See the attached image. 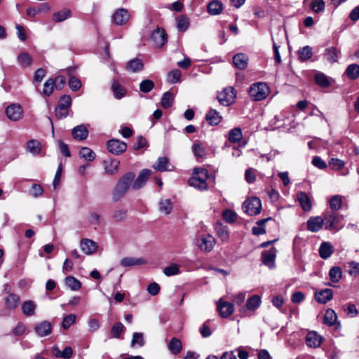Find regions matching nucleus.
Segmentation results:
<instances>
[{
  "mask_svg": "<svg viewBox=\"0 0 359 359\" xmlns=\"http://www.w3.org/2000/svg\"><path fill=\"white\" fill-rule=\"evenodd\" d=\"M151 173V170L149 169L142 170L139 173L137 179L133 182V183L132 185V188L133 189H136V190L142 188L144 185L147 180H148Z\"/></svg>",
  "mask_w": 359,
  "mask_h": 359,
  "instance_id": "dca6fc26",
  "label": "nucleus"
},
{
  "mask_svg": "<svg viewBox=\"0 0 359 359\" xmlns=\"http://www.w3.org/2000/svg\"><path fill=\"white\" fill-rule=\"evenodd\" d=\"M53 353L57 358L70 359L72 356L73 351L70 346H66L63 351H60L58 346H55L53 348Z\"/></svg>",
  "mask_w": 359,
  "mask_h": 359,
  "instance_id": "a878e982",
  "label": "nucleus"
},
{
  "mask_svg": "<svg viewBox=\"0 0 359 359\" xmlns=\"http://www.w3.org/2000/svg\"><path fill=\"white\" fill-rule=\"evenodd\" d=\"M135 175L133 172H128L121 176L114 188L112 198L114 201L121 200L133 185Z\"/></svg>",
  "mask_w": 359,
  "mask_h": 359,
  "instance_id": "f257e3e1",
  "label": "nucleus"
},
{
  "mask_svg": "<svg viewBox=\"0 0 359 359\" xmlns=\"http://www.w3.org/2000/svg\"><path fill=\"white\" fill-rule=\"evenodd\" d=\"M36 304L32 300L25 301L22 304V311L25 316H32L35 314Z\"/></svg>",
  "mask_w": 359,
  "mask_h": 359,
  "instance_id": "c85d7f7f",
  "label": "nucleus"
},
{
  "mask_svg": "<svg viewBox=\"0 0 359 359\" xmlns=\"http://www.w3.org/2000/svg\"><path fill=\"white\" fill-rule=\"evenodd\" d=\"M333 297V292L331 289H324L315 293V299L320 304H326Z\"/></svg>",
  "mask_w": 359,
  "mask_h": 359,
  "instance_id": "aec40b11",
  "label": "nucleus"
},
{
  "mask_svg": "<svg viewBox=\"0 0 359 359\" xmlns=\"http://www.w3.org/2000/svg\"><path fill=\"white\" fill-rule=\"evenodd\" d=\"M222 4L220 1L214 0L208 4L207 9L212 15H219L222 11Z\"/></svg>",
  "mask_w": 359,
  "mask_h": 359,
  "instance_id": "f704fd0d",
  "label": "nucleus"
},
{
  "mask_svg": "<svg viewBox=\"0 0 359 359\" xmlns=\"http://www.w3.org/2000/svg\"><path fill=\"white\" fill-rule=\"evenodd\" d=\"M306 343L311 348H317L322 343V337L316 332H309L306 336Z\"/></svg>",
  "mask_w": 359,
  "mask_h": 359,
  "instance_id": "6ab92c4d",
  "label": "nucleus"
},
{
  "mask_svg": "<svg viewBox=\"0 0 359 359\" xmlns=\"http://www.w3.org/2000/svg\"><path fill=\"white\" fill-rule=\"evenodd\" d=\"M150 39L155 47L161 48L167 42L168 36L163 29L157 27L152 32Z\"/></svg>",
  "mask_w": 359,
  "mask_h": 359,
  "instance_id": "1a4fd4ad",
  "label": "nucleus"
},
{
  "mask_svg": "<svg viewBox=\"0 0 359 359\" xmlns=\"http://www.w3.org/2000/svg\"><path fill=\"white\" fill-rule=\"evenodd\" d=\"M192 151L194 156L198 158H203L206 156L205 147L200 141H196L192 146Z\"/></svg>",
  "mask_w": 359,
  "mask_h": 359,
  "instance_id": "bb28decb",
  "label": "nucleus"
},
{
  "mask_svg": "<svg viewBox=\"0 0 359 359\" xmlns=\"http://www.w3.org/2000/svg\"><path fill=\"white\" fill-rule=\"evenodd\" d=\"M124 330L125 327L121 323H116L111 327V334L112 337L119 339L121 338V334L124 332Z\"/></svg>",
  "mask_w": 359,
  "mask_h": 359,
  "instance_id": "5fc2aeb1",
  "label": "nucleus"
},
{
  "mask_svg": "<svg viewBox=\"0 0 359 359\" xmlns=\"http://www.w3.org/2000/svg\"><path fill=\"white\" fill-rule=\"evenodd\" d=\"M182 73L179 69H173L168 73L167 81L174 84L180 82Z\"/></svg>",
  "mask_w": 359,
  "mask_h": 359,
  "instance_id": "8fccbe9b",
  "label": "nucleus"
},
{
  "mask_svg": "<svg viewBox=\"0 0 359 359\" xmlns=\"http://www.w3.org/2000/svg\"><path fill=\"white\" fill-rule=\"evenodd\" d=\"M297 200L304 211L311 210L312 205L311 202L307 196V194L303 191H300L297 194Z\"/></svg>",
  "mask_w": 359,
  "mask_h": 359,
  "instance_id": "cd10ccee",
  "label": "nucleus"
},
{
  "mask_svg": "<svg viewBox=\"0 0 359 359\" xmlns=\"http://www.w3.org/2000/svg\"><path fill=\"white\" fill-rule=\"evenodd\" d=\"M271 217H268L262 219H259L256 222L257 226H254L252 229V233L256 236L264 234L266 230L264 228L265 224L271 220Z\"/></svg>",
  "mask_w": 359,
  "mask_h": 359,
  "instance_id": "72a5a7b5",
  "label": "nucleus"
},
{
  "mask_svg": "<svg viewBox=\"0 0 359 359\" xmlns=\"http://www.w3.org/2000/svg\"><path fill=\"white\" fill-rule=\"evenodd\" d=\"M55 86V81L53 79H48L43 84V91L41 93L43 97H49L53 92Z\"/></svg>",
  "mask_w": 359,
  "mask_h": 359,
  "instance_id": "a18cd8bd",
  "label": "nucleus"
},
{
  "mask_svg": "<svg viewBox=\"0 0 359 359\" xmlns=\"http://www.w3.org/2000/svg\"><path fill=\"white\" fill-rule=\"evenodd\" d=\"M261 304V298L258 295H252L247 300L246 308L250 311L256 310Z\"/></svg>",
  "mask_w": 359,
  "mask_h": 359,
  "instance_id": "49530a36",
  "label": "nucleus"
},
{
  "mask_svg": "<svg viewBox=\"0 0 359 359\" xmlns=\"http://www.w3.org/2000/svg\"><path fill=\"white\" fill-rule=\"evenodd\" d=\"M174 95L171 92L167 91L164 93L161 101V107L165 109L169 108L172 105Z\"/></svg>",
  "mask_w": 359,
  "mask_h": 359,
  "instance_id": "603ef678",
  "label": "nucleus"
},
{
  "mask_svg": "<svg viewBox=\"0 0 359 359\" xmlns=\"http://www.w3.org/2000/svg\"><path fill=\"white\" fill-rule=\"evenodd\" d=\"M79 156L86 161H93L95 157V153L88 147H82L79 152Z\"/></svg>",
  "mask_w": 359,
  "mask_h": 359,
  "instance_id": "a19ab883",
  "label": "nucleus"
},
{
  "mask_svg": "<svg viewBox=\"0 0 359 359\" xmlns=\"http://www.w3.org/2000/svg\"><path fill=\"white\" fill-rule=\"evenodd\" d=\"M345 165L344 161L339 158H331L329 161V166L332 170H340Z\"/></svg>",
  "mask_w": 359,
  "mask_h": 359,
  "instance_id": "69168bd1",
  "label": "nucleus"
},
{
  "mask_svg": "<svg viewBox=\"0 0 359 359\" xmlns=\"http://www.w3.org/2000/svg\"><path fill=\"white\" fill-rule=\"evenodd\" d=\"M342 276V271L339 266H333L330 269L329 277L332 283H338Z\"/></svg>",
  "mask_w": 359,
  "mask_h": 359,
  "instance_id": "09e8293b",
  "label": "nucleus"
},
{
  "mask_svg": "<svg viewBox=\"0 0 359 359\" xmlns=\"http://www.w3.org/2000/svg\"><path fill=\"white\" fill-rule=\"evenodd\" d=\"M244 212L250 216L257 215L262 210V203L259 198L252 197L246 200L243 204Z\"/></svg>",
  "mask_w": 359,
  "mask_h": 359,
  "instance_id": "39448f33",
  "label": "nucleus"
},
{
  "mask_svg": "<svg viewBox=\"0 0 359 359\" xmlns=\"http://www.w3.org/2000/svg\"><path fill=\"white\" fill-rule=\"evenodd\" d=\"M113 22L116 25H124L130 19V13L126 8H118L113 14Z\"/></svg>",
  "mask_w": 359,
  "mask_h": 359,
  "instance_id": "9b49d317",
  "label": "nucleus"
},
{
  "mask_svg": "<svg viewBox=\"0 0 359 359\" xmlns=\"http://www.w3.org/2000/svg\"><path fill=\"white\" fill-rule=\"evenodd\" d=\"M97 248V243L91 239L83 238L80 241V248L81 251L87 255L95 253Z\"/></svg>",
  "mask_w": 359,
  "mask_h": 359,
  "instance_id": "4468645a",
  "label": "nucleus"
},
{
  "mask_svg": "<svg viewBox=\"0 0 359 359\" xmlns=\"http://www.w3.org/2000/svg\"><path fill=\"white\" fill-rule=\"evenodd\" d=\"M143 69V63L141 60L135 58L130 60L126 65V69L129 72H137Z\"/></svg>",
  "mask_w": 359,
  "mask_h": 359,
  "instance_id": "e433bc0d",
  "label": "nucleus"
},
{
  "mask_svg": "<svg viewBox=\"0 0 359 359\" xmlns=\"http://www.w3.org/2000/svg\"><path fill=\"white\" fill-rule=\"evenodd\" d=\"M6 113L10 120L18 121L22 118L23 109L19 104H11L7 107Z\"/></svg>",
  "mask_w": 359,
  "mask_h": 359,
  "instance_id": "9d476101",
  "label": "nucleus"
},
{
  "mask_svg": "<svg viewBox=\"0 0 359 359\" xmlns=\"http://www.w3.org/2000/svg\"><path fill=\"white\" fill-rule=\"evenodd\" d=\"M298 54L300 61H307L313 56L312 48L309 46H304L298 50Z\"/></svg>",
  "mask_w": 359,
  "mask_h": 359,
  "instance_id": "4c0bfd02",
  "label": "nucleus"
},
{
  "mask_svg": "<svg viewBox=\"0 0 359 359\" xmlns=\"http://www.w3.org/2000/svg\"><path fill=\"white\" fill-rule=\"evenodd\" d=\"M208 172L206 169L196 168L193 170V176L189 179L188 182L191 187L203 191L208 189Z\"/></svg>",
  "mask_w": 359,
  "mask_h": 359,
  "instance_id": "7ed1b4c3",
  "label": "nucleus"
},
{
  "mask_svg": "<svg viewBox=\"0 0 359 359\" xmlns=\"http://www.w3.org/2000/svg\"><path fill=\"white\" fill-rule=\"evenodd\" d=\"M36 334L39 337L49 335L52 332L51 324L46 320L37 323L34 328Z\"/></svg>",
  "mask_w": 359,
  "mask_h": 359,
  "instance_id": "2eb2a0df",
  "label": "nucleus"
},
{
  "mask_svg": "<svg viewBox=\"0 0 359 359\" xmlns=\"http://www.w3.org/2000/svg\"><path fill=\"white\" fill-rule=\"evenodd\" d=\"M107 150L114 155H120L126 151L127 144L126 142L118 139H111L107 142Z\"/></svg>",
  "mask_w": 359,
  "mask_h": 359,
  "instance_id": "6e6552de",
  "label": "nucleus"
},
{
  "mask_svg": "<svg viewBox=\"0 0 359 359\" xmlns=\"http://www.w3.org/2000/svg\"><path fill=\"white\" fill-rule=\"evenodd\" d=\"M348 273L351 276H357L359 275V263L355 262H347L345 265Z\"/></svg>",
  "mask_w": 359,
  "mask_h": 359,
  "instance_id": "4d7b16f0",
  "label": "nucleus"
},
{
  "mask_svg": "<svg viewBox=\"0 0 359 359\" xmlns=\"http://www.w3.org/2000/svg\"><path fill=\"white\" fill-rule=\"evenodd\" d=\"M332 247L328 242H323L319 248V255L321 258L326 259L332 255Z\"/></svg>",
  "mask_w": 359,
  "mask_h": 359,
  "instance_id": "473e14b6",
  "label": "nucleus"
},
{
  "mask_svg": "<svg viewBox=\"0 0 359 359\" xmlns=\"http://www.w3.org/2000/svg\"><path fill=\"white\" fill-rule=\"evenodd\" d=\"M217 310L222 318H226L233 313V305L220 299L217 302Z\"/></svg>",
  "mask_w": 359,
  "mask_h": 359,
  "instance_id": "f8f14e48",
  "label": "nucleus"
},
{
  "mask_svg": "<svg viewBox=\"0 0 359 359\" xmlns=\"http://www.w3.org/2000/svg\"><path fill=\"white\" fill-rule=\"evenodd\" d=\"M146 264L144 258L124 257L121 260V265L123 267L140 266Z\"/></svg>",
  "mask_w": 359,
  "mask_h": 359,
  "instance_id": "393cba45",
  "label": "nucleus"
},
{
  "mask_svg": "<svg viewBox=\"0 0 359 359\" xmlns=\"http://www.w3.org/2000/svg\"><path fill=\"white\" fill-rule=\"evenodd\" d=\"M311 8L315 13H320L325 9V2L323 0H312L311 2Z\"/></svg>",
  "mask_w": 359,
  "mask_h": 359,
  "instance_id": "0e129e2a",
  "label": "nucleus"
},
{
  "mask_svg": "<svg viewBox=\"0 0 359 359\" xmlns=\"http://www.w3.org/2000/svg\"><path fill=\"white\" fill-rule=\"evenodd\" d=\"M169 165V160L167 157L163 156L159 157L155 164H154L153 168L160 172H164L168 170V167Z\"/></svg>",
  "mask_w": 359,
  "mask_h": 359,
  "instance_id": "37998d69",
  "label": "nucleus"
},
{
  "mask_svg": "<svg viewBox=\"0 0 359 359\" xmlns=\"http://www.w3.org/2000/svg\"><path fill=\"white\" fill-rule=\"evenodd\" d=\"M323 217L326 230L337 231L343 226L344 217L337 212L325 210L323 213Z\"/></svg>",
  "mask_w": 359,
  "mask_h": 359,
  "instance_id": "f03ea898",
  "label": "nucleus"
},
{
  "mask_svg": "<svg viewBox=\"0 0 359 359\" xmlns=\"http://www.w3.org/2000/svg\"><path fill=\"white\" fill-rule=\"evenodd\" d=\"M215 243V238L210 234L201 235L197 241L198 247L201 251L205 252L212 251Z\"/></svg>",
  "mask_w": 359,
  "mask_h": 359,
  "instance_id": "0eeeda50",
  "label": "nucleus"
},
{
  "mask_svg": "<svg viewBox=\"0 0 359 359\" xmlns=\"http://www.w3.org/2000/svg\"><path fill=\"white\" fill-rule=\"evenodd\" d=\"M72 135L74 140L82 141L86 140L88 136V130L86 126L81 124L76 126L72 130Z\"/></svg>",
  "mask_w": 359,
  "mask_h": 359,
  "instance_id": "f3484780",
  "label": "nucleus"
},
{
  "mask_svg": "<svg viewBox=\"0 0 359 359\" xmlns=\"http://www.w3.org/2000/svg\"><path fill=\"white\" fill-rule=\"evenodd\" d=\"M324 225V220L322 216H313L309 218L306 222L307 229L313 233L319 231Z\"/></svg>",
  "mask_w": 359,
  "mask_h": 359,
  "instance_id": "ddd939ff",
  "label": "nucleus"
},
{
  "mask_svg": "<svg viewBox=\"0 0 359 359\" xmlns=\"http://www.w3.org/2000/svg\"><path fill=\"white\" fill-rule=\"evenodd\" d=\"M330 210L336 212L339 210L342 205V198L339 195H335L330 198L329 201Z\"/></svg>",
  "mask_w": 359,
  "mask_h": 359,
  "instance_id": "3c124183",
  "label": "nucleus"
},
{
  "mask_svg": "<svg viewBox=\"0 0 359 359\" xmlns=\"http://www.w3.org/2000/svg\"><path fill=\"white\" fill-rule=\"evenodd\" d=\"M65 283L73 291L79 290L81 287V283L74 276H67L65 279Z\"/></svg>",
  "mask_w": 359,
  "mask_h": 359,
  "instance_id": "ea45409f",
  "label": "nucleus"
},
{
  "mask_svg": "<svg viewBox=\"0 0 359 359\" xmlns=\"http://www.w3.org/2000/svg\"><path fill=\"white\" fill-rule=\"evenodd\" d=\"M215 230L217 236L223 241L226 242L229 238V234L227 226H223L222 224H217L215 226Z\"/></svg>",
  "mask_w": 359,
  "mask_h": 359,
  "instance_id": "58836bf2",
  "label": "nucleus"
},
{
  "mask_svg": "<svg viewBox=\"0 0 359 359\" xmlns=\"http://www.w3.org/2000/svg\"><path fill=\"white\" fill-rule=\"evenodd\" d=\"M222 116L219 113L213 109H210L205 115V119L210 125H218L222 121Z\"/></svg>",
  "mask_w": 359,
  "mask_h": 359,
  "instance_id": "b1692460",
  "label": "nucleus"
},
{
  "mask_svg": "<svg viewBox=\"0 0 359 359\" xmlns=\"http://www.w3.org/2000/svg\"><path fill=\"white\" fill-rule=\"evenodd\" d=\"M20 297L14 293H10L4 299L6 308L8 310L15 309L20 304Z\"/></svg>",
  "mask_w": 359,
  "mask_h": 359,
  "instance_id": "4be33fe9",
  "label": "nucleus"
},
{
  "mask_svg": "<svg viewBox=\"0 0 359 359\" xmlns=\"http://www.w3.org/2000/svg\"><path fill=\"white\" fill-rule=\"evenodd\" d=\"M154 88V83L149 79L143 80L140 84V89L142 93H147Z\"/></svg>",
  "mask_w": 359,
  "mask_h": 359,
  "instance_id": "e2e57ef3",
  "label": "nucleus"
},
{
  "mask_svg": "<svg viewBox=\"0 0 359 359\" xmlns=\"http://www.w3.org/2000/svg\"><path fill=\"white\" fill-rule=\"evenodd\" d=\"M236 93L233 88L228 87L218 93L217 98L218 102L223 106L231 105L236 99Z\"/></svg>",
  "mask_w": 359,
  "mask_h": 359,
  "instance_id": "423d86ee",
  "label": "nucleus"
},
{
  "mask_svg": "<svg viewBox=\"0 0 359 359\" xmlns=\"http://www.w3.org/2000/svg\"><path fill=\"white\" fill-rule=\"evenodd\" d=\"M72 16V12L69 9L64 8L55 12L53 15V20L55 22H63Z\"/></svg>",
  "mask_w": 359,
  "mask_h": 359,
  "instance_id": "7c9ffc66",
  "label": "nucleus"
},
{
  "mask_svg": "<svg viewBox=\"0 0 359 359\" xmlns=\"http://www.w3.org/2000/svg\"><path fill=\"white\" fill-rule=\"evenodd\" d=\"M176 26L180 32H185L189 27V19L184 15L176 18Z\"/></svg>",
  "mask_w": 359,
  "mask_h": 359,
  "instance_id": "2f4dec72",
  "label": "nucleus"
},
{
  "mask_svg": "<svg viewBox=\"0 0 359 359\" xmlns=\"http://www.w3.org/2000/svg\"><path fill=\"white\" fill-rule=\"evenodd\" d=\"M270 93V88L266 83L257 82L251 85L249 95L255 101H261L267 97Z\"/></svg>",
  "mask_w": 359,
  "mask_h": 359,
  "instance_id": "20e7f679",
  "label": "nucleus"
},
{
  "mask_svg": "<svg viewBox=\"0 0 359 359\" xmlns=\"http://www.w3.org/2000/svg\"><path fill=\"white\" fill-rule=\"evenodd\" d=\"M168 348L172 354L177 355L182 351V342L179 339L172 337L168 344Z\"/></svg>",
  "mask_w": 359,
  "mask_h": 359,
  "instance_id": "c756f323",
  "label": "nucleus"
},
{
  "mask_svg": "<svg viewBox=\"0 0 359 359\" xmlns=\"http://www.w3.org/2000/svg\"><path fill=\"white\" fill-rule=\"evenodd\" d=\"M325 57L330 62L333 63L337 60V50L335 48H327L325 52Z\"/></svg>",
  "mask_w": 359,
  "mask_h": 359,
  "instance_id": "052dcab7",
  "label": "nucleus"
},
{
  "mask_svg": "<svg viewBox=\"0 0 359 359\" xmlns=\"http://www.w3.org/2000/svg\"><path fill=\"white\" fill-rule=\"evenodd\" d=\"M159 210L161 213L169 215L173 208L172 201L170 199H162L159 201Z\"/></svg>",
  "mask_w": 359,
  "mask_h": 359,
  "instance_id": "79ce46f5",
  "label": "nucleus"
},
{
  "mask_svg": "<svg viewBox=\"0 0 359 359\" xmlns=\"http://www.w3.org/2000/svg\"><path fill=\"white\" fill-rule=\"evenodd\" d=\"M76 316L74 314H69L63 318L62 327L67 330L76 321Z\"/></svg>",
  "mask_w": 359,
  "mask_h": 359,
  "instance_id": "338daca9",
  "label": "nucleus"
},
{
  "mask_svg": "<svg viewBox=\"0 0 359 359\" xmlns=\"http://www.w3.org/2000/svg\"><path fill=\"white\" fill-rule=\"evenodd\" d=\"M144 344V335L142 332H135L133 334V339L131 341V346H135L137 345L141 347Z\"/></svg>",
  "mask_w": 359,
  "mask_h": 359,
  "instance_id": "680f3d73",
  "label": "nucleus"
},
{
  "mask_svg": "<svg viewBox=\"0 0 359 359\" xmlns=\"http://www.w3.org/2000/svg\"><path fill=\"white\" fill-rule=\"evenodd\" d=\"M242 137L243 134L240 128H234L229 133V140L231 142H238Z\"/></svg>",
  "mask_w": 359,
  "mask_h": 359,
  "instance_id": "6e6d98bb",
  "label": "nucleus"
},
{
  "mask_svg": "<svg viewBox=\"0 0 359 359\" xmlns=\"http://www.w3.org/2000/svg\"><path fill=\"white\" fill-rule=\"evenodd\" d=\"M276 256V250L273 248L269 250L264 251L262 253V263L269 267L274 266V262Z\"/></svg>",
  "mask_w": 359,
  "mask_h": 359,
  "instance_id": "a211bd4d",
  "label": "nucleus"
},
{
  "mask_svg": "<svg viewBox=\"0 0 359 359\" xmlns=\"http://www.w3.org/2000/svg\"><path fill=\"white\" fill-rule=\"evenodd\" d=\"M72 104V98L69 95H64L60 97L57 106L68 109Z\"/></svg>",
  "mask_w": 359,
  "mask_h": 359,
  "instance_id": "774afa93",
  "label": "nucleus"
},
{
  "mask_svg": "<svg viewBox=\"0 0 359 359\" xmlns=\"http://www.w3.org/2000/svg\"><path fill=\"white\" fill-rule=\"evenodd\" d=\"M234 65L239 69H245L248 65V57L244 53H240L233 57Z\"/></svg>",
  "mask_w": 359,
  "mask_h": 359,
  "instance_id": "412c9836",
  "label": "nucleus"
},
{
  "mask_svg": "<svg viewBox=\"0 0 359 359\" xmlns=\"http://www.w3.org/2000/svg\"><path fill=\"white\" fill-rule=\"evenodd\" d=\"M236 213L230 209H226L222 212L223 219L228 223L234 222L236 220Z\"/></svg>",
  "mask_w": 359,
  "mask_h": 359,
  "instance_id": "13d9d810",
  "label": "nucleus"
},
{
  "mask_svg": "<svg viewBox=\"0 0 359 359\" xmlns=\"http://www.w3.org/2000/svg\"><path fill=\"white\" fill-rule=\"evenodd\" d=\"M111 89L118 99L122 98L126 94V90L116 81L113 82Z\"/></svg>",
  "mask_w": 359,
  "mask_h": 359,
  "instance_id": "bf43d9fd",
  "label": "nucleus"
},
{
  "mask_svg": "<svg viewBox=\"0 0 359 359\" xmlns=\"http://www.w3.org/2000/svg\"><path fill=\"white\" fill-rule=\"evenodd\" d=\"M27 148L30 153L36 156L41 151V144L38 140H31L27 142Z\"/></svg>",
  "mask_w": 359,
  "mask_h": 359,
  "instance_id": "de8ad7c7",
  "label": "nucleus"
},
{
  "mask_svg": "<svg viewBox=\"0 0 359 359\" xmlns=\"http://www.w3.org/2000/svg\"><path fill=\"white\" fill-rule=\"evenodd\" d=\"M17 61L21 67H28L32 63V57L28 53L22 52L18 55Z\"/></svg>",
  "mask_w": 359,
  "mask_h": 359,
  "instance_id": "c9c22d12",
  "label": "nucleus"
},
{
  "mask_svg": "<svg viewBox=\"0 0 359 359\" xmlns=\"http://www.w3.org/2000/svg\"><path fill=\"white\" fill-rule=\"evenodd\" d=\"M337 319L335 311L331 309L326 311L324 316V323L328 326H332L334 325Z\"/></svg>",
  "mask_w": 359,
  "mask_h": 359,
  "instance_id": "c03bdc74",
  "label": "nucleus"
},
{
  "mask_svg": "<svg viewBox=\"0 0 359 359\" xmlns=\"http://www.w3.org/2000/svg\"><path fill=\"white\" fill-rule=\"evenodd\" d=\"M347 76L353 80L356 79L359 76V65L351 64L348 66L346 70Z\"/></svg>",
  "mask_w": 359,
  "mask_h": 359,
  "instance_id": "864d4df0",
  "label": "nucleus"
},
{
  "mask_svg": "<svg viewBox=\"0 0 359 359\" xmlns=\"http://www.w3.org/2000/svg\"><path fill=\"white\" fill-rule=\"evenodd\" d=\"M119 161L116 159L105 160L103 162L105 172L109 175H114L118 172Z\"/></svg>",
  "mask_w": 359,
  "mask_h": 359,
  "instance_id": "5701e85b",
  "label": "nucleus"
}]
</instances>
